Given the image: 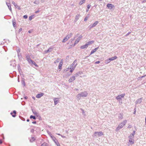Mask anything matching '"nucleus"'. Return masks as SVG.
<instances>
[{"instance_id": "obj_1", "label": "nucleus", "mask_w": 146, "mask_h": 146, "mask_svg": "<svg viewBox=\"0 0 146 146\" xmlns=\"http://www.w3.org/2000/svg\"><path fill=\"white\" fill-rule=\"evenodd\" d=\"M127 122V121L126 120H125L121 123L119 124L117 127L116 128V131H117L120 129L122 128L125 125Z\"/></svg>"}, {"instance_id": "obj_2", "label": "nucleus", "mask_w": 146, "mask_h": 146, "mask_svg": "<svg viewBox=\"0 0 146 146\" xmlns=\"http://www.w3.org/2000/svg\"><path fill=\"white\" fill-rule=\"evenodd\" d=\"M88 94L87 92L85 91L78 94L77 96V97L79 100H80L81 97H86L88 96Z\"/></svg>"}, {"instance_id": "obj_3", "label": "nucleus", "mask_w": 146, "mask_h": 146, "mask_svg": "<svg viewBox=\"0 0 146 146\" xmlns=\"http://www.w3.org/2000/svg\"><path fill=\"white\" fill-rule=\"evenodd\" d=\"M73 34L72 33H70L68 34L66 37H65L62 41L63 42H65L67 40L70 38L73 35Z\"/></svg>"}, {"instance_id": "obj_4", "label": "nucleus", "mask_w": 146, "mask_h": 146, "mask_svg": "<svg viewBox=\"0 0 146 146\" xmlns=\"http://www.w3.org/2000/svg\"><path fill=\"white\" fill-rule=\"evenodd\" d=\"M104 135L103 133L102 132H94V134L93 135L94 137H100Z\"/></svg>"}, {"instance_id": "obj_5", "label": "nucleus", "mask_w": 146, "mask_h": 146, "mask_svg": "<svg viewBox=\"0 0 146 146\" xmlns=\"http://www.w3.org/2000/svg\"><path fill=\"white\" fill-rule=\"evenodd\" d=\"M82 36L80 35L76 39V40L74 44V46H75L76 44H77L80 39L82 38Z\"/></svg>"}, {"instance_id": "obj_6", "label": "nucleus", "mask_w": 146, "mask_h": 146, "mask_svg": "<svg viewBox=\"0 0 146 146\" xmlns=\"http://www.w3.org/2000/svg\"><path fill=\"white\" fill-rule=\"evenodd\" d=\"M26 60L29 63H30L32 60L31 59L30 57L28 54H27L25 55Z\"/></svg>"}, {"instance_id": "obj_7", "label": "nucleus", "mask_w": 146, "mask_h": 146, "mask_svg": "<svg viewBox=\"0 0 146 146\" xmlns=\"http://www.w3.org/2000/svg\"><path fill=\"white\" fill-rule=\"evenodd\" d=\"M98 21H96L93 24H92L90 25L89 26V27L90 28V29H91L92 28L95 27L98 23Z\"/></svg>"}, {"instance_id": "obj_8", "label": "nucleus", "mask_w": 146, "mask_h": 146, "mask_svg": "<svg viewBox=\"0 0 146 146\" xmlns=\"http://www.w3.org/2000/svg\"><path fill=\"white\" fill-rule=\"evenodd\" d=\"M125 95V94L119 95L116 98V99L117 100H119L120 99H121L122 98H123Z\"/></svg>"}, {"instance_id": "obj_9", "label": "nucleus", "mask_w": 146, "mask_h": 146, "mask_svg": "<svg viewBox=\"0 0 146 146\" xmlns=\"http://www.w3.org/2000/svg\"><path fill=\"white\" fill-rule=\"evenodd\" d=\"M107 7L108 9H111L113 8H114L115 6L114 5L108 3L107 5Z\"/></svg>"}, {"instance_id": "obj_10", "label": "nucleus", "mask_w": 146, "mask_h": 146, "mask_svg": "<svg viewBox=\"0 0 146 146\" xmlns=\"http://www.w3.org/2000/svg\"><path fill=\"white\" fill-rule=\"evenodd\" d=\"M12 3L13 4L16 8H17L19 10H20L21 9L20 7L18 5L16 4L15 2L14 1L12 2Z\"/></svg>"}, {"instance_id": "obj_11", "label": "nucleus", "mask_w": 146, "mask_h": 146, "mask_svg": "<svg viewBox=\"0 0 146 146\" xmlns=\"http://www.w3.org/2000/svg\"><path fill=\"white\" fill-rule=\"evenodd\" d=\"M54 142L55 143V144L57 145V146H60L59 143L58 141L57 140L56 138L55 137V139H52Z\"/></svg>"}, {"instance_id": "obj_12", "label": "nucleus", "mask_w": 146, "mask_h": 146, "mask_svg": "<svg viewBox=\"0 0 146 146\" xmlns=\"http://www.w3.org/2000/svg\"><path fill=\"white\" fill-rule=\"evenodd\" d=\"M75 76H72V77H71L69 79L68 81L70 83L72 82L75 79Z\"/></svg>"}, {"instance_id": "obj_13", "label": "nucleus", "mask_w": 146, "mask_h": 146, "mask_svg": "<svg viewBox=\"0 0 146 146\" xmlns=\"http://www.w3.org/2000/svg\"><path fill=\"white\" fill-rule=\"evenodd\" d=\"M32 110L33 113L37 117H38L39 115L38 113L35 110L33 109H32Z\"/></svg>"}, {"instance_id": "obj_14", "label": "nucleus", "mask_w": 146, "mask_h": 146, "mask_svg": "<svg viewBox=\"0 0 146 146\" xmlns=\"http://www.w3.org/2000/svg\"><path fill=\"white\" fill-rule=\"evenodd\" d=\"M77 60H75L74 61L73 63H72V64L74 66V68H75L76 67V66L77 65Z\"/></svg>"}, {"instance_id": "obj_15", "label": "nucleus", "mask_w": 146, "mask_h": 146, "mask_svg": "<svg viewBox=\"0 0 146 146\" xmlns=\"http://www.w3.org/2000/svg\"><path fill=\"white\" fill-rule=\"evenodd\" d=\"M99 48V47H97L91 51L90 53V55L95 52Z\"/></svg>"}, {"instance_id": "obj_16", "label": "nucleus", "mask_w": 146, "mask_h": 146, "mask_svg": "<svg viewBox=\"0 0 146 146\" xmlns=\"http://www.w3.org/2000/svg\"><path fill=\"white\" fill-rule=\"evenodd\" d=\"M16 111L15 110H14L13 111V113L11 112V114L12 115V116L13 117H15L16 116Z\"/></svg>"}, {"instance_id": "obj_17", "label": "nucleus", "mask_w": 146, "mask_h": 146, "mask_svg": "<svg viewBox=\"0 0 146 146\" xmlns=\"http://www.w3.org/2000/svg\"><path fill=\"white\" fill-rule=\"evenodd\" d=\"M53 49V48H52L50 47L48 50L45 51V53H46L49 52H50L52 51V50Z\"/></svg>"}, {"instance_id": "obj_18", "label": "nucleus", "mask_w": 146, "mask_h": 146, "mask_svg": "<svg viewBox=\"0 0 146 146\" xmlns=\"http://www.w3.org/2000/svg\"><path fill=\"white\" fill-rule=\"evenodd\" d=\"M44 94L42 93L40 94H38L36 95V97L37 98H39L41 96H42Z\"/></svg>"}, {"instance_id": "obj_19", "label": "nucleus", "mask_w": 146, "mask_h": 146, "mask_svg": "<svg viewBox=\"0 0 146 146\" xmlns=\"http://www.w3.org/2000/svg\"><path fill=\"white\" fill-rule=\"evenodd\" d=\"M6 4L7 7H8L9 9L11 11H12V9L11 7V6L10 4L9 3H6Z\"/></svg>"}, {"instance_id": "obj_20", "label": "nucleus", "mask_w": 146, "mask_h": 146, "mask_svg": "<svg viewBox=\"0 0 146 146\" xmlns=\"http://www.w3.org/2000/svg\"><path fill=\"white\" fill-rule=\"evenodd\" d=\"M117 58V57L116 56H113V57L109 58V60L110 61H112L115 60Z\"/></svg>"}, {"instance_id": "obj_21", "label": "nucleus", "mask_w": 146, "mask_h": 146, "mask_svg": "<svg viewBox=\"0 0 146 146\" xmlns=\"http://www.w3.org/2000/svg\"><path fill=\"white\" fill-rule=\"evenodd\" d=\"M62 64L63 62L62 61H61L60 62L58 66L59 69L60 70L61 69Z\"/></svg>"}, {"instance_id": "obj_22", "label": "nucleus", "mask_w": 146, "mask_h": 146, "mask_svg": "<svg viewBox=\"0 0 146 146\" xmlns=\"http://www.w3.org/2000/svg\"><path fill=\"white\" fill-rule=\"evenodd\" d=\"M80 15L78 14L76 15L75 19L74 20V21L75 22H76L78 21V20L79 19V18L80 17Z\"/></svg>"}, {"instance_id": "obj_23", "label": "nucleus", "mask_w": 146, "mask_h": 146, "mask_svg": "<svg viewBox=\"0 0 146 146\" xmlns=\"http://www.w3.org/2000/svg\"><path fill=\"white\" fill-rule=\"evenodd\" d=\"M88 46L87 44H85L82 46L80 47V48L81 49H84L85 48H86L88 47Z\"/></svg>"}, {"instance_id": "obj_24", "label": "nucleus", "mask_w": 146, "mask_h": 146, "mask_svg": "<svg viewBox=\"0 0 146 146\" xmlns=\"http://www.w3.org/2000/svg\"><path fill=\"white\" fill-rule=\"evenodd\" d=\"M31 65H34L35 66L38 67V65L35 63V62H34L33 60H32V61H31Z\"/></svg>"}, {"instance_id": "obj_25", "label": "nucleus", "mask_w": 146, "mask_h": 146, "mask_svg": "<svg viewBox=\"0 0 146 146\" xmlns=\"http://www.w3.org/2000/svg\"><path fill=\"white\" fill-rule=\"evenodd\" d=\"M47 132L52 139L53 138L55 139V137L52 135L50 132H49V131H48Z\"/></svg>"}, {"instance_id": "obj_26", "label": "nucleus", "mask_w": 146, "mask_h": 146, "mask_svg": "<svg viewBox=\"0 0 146 146\" xmlns=\"http://www.w3.org/2000/svg\"><path fill=\"white\" fill-rule=\"evenodd\" d=\"M142 102V98H140L138 99L136 101V103H140Z\"/></svg>"}, {"instance_id": "obj_27", "label": "nucleus", "mask_w": 146, "mask_h": 146, "mask_svg": "<svg viewBox=\"0 0 146 146\" xmlns=\"http://www.w3.org/2000/svg\"><path fill=\"white\" fill-rule=\"evenodd\" d=\"M134 137V136H133V135L131 134L129 136V139H133Z\"/></svg>"}, {"instance_id": "obj_28", "label": "nucleus", "mask_w": 146, "mask_h": 146, "mask_svg": "<svg viewBox=\"0 0 146 146\" xmlns=\"http://www.w3.org/2000/svg\"><path fill=\"white\" fill-rule=\"evenodd\" d=\"M118 117L119 119H122L123 117V114L122 113H120L118 115Z\"/></svg>"}, {"instance_id": "obj_29", "label": "nucleus", "mask_w": 146, "mask_h": 146, "mask_svg": "<svg viewBox=\"0 0 146 146\" xmlns=\"http://www.w3.org/2000/svg\"><path fill=\"white\" fill-rule=\"evenodd\" d=\"M81 72H77L74 75V76L75 77H77L80 74H81Z\"/></svg>"}, {"instance_id": "obj_30", "label": "nucleus", "mask_w": 146, "mask_h": 146, "mask_svg": "<svg viewBox=\"0 0 146 146\" xmlns=\"http://www.w3.org/2000/svg\"><path fill=\"white\" fill-rule=\"evenodd\" d=\"M85 0H81L79 3V5H82L83 3H85Z\"/></svg>"}, {"instance_id": "obj_31", "label": "nucleus", "mask_w": 146, "mask_h": 146, "mask_svg": "<svg viewBox=\"0 0 146 146\" xmlns=\"http://www.w3.org/2000/svg\"><path fill=\"white\" fill-rule=\"evenodd\" d=\"M35 140V138L34 137H31V139H30V141L31 142H33Z\"/></svg>"}, {"instance_id": "obj_32", "label": "nucleus", "mask_w": 146, "mask_h": 146, "mask_svg": "<svg viewBox=\"0 0 146 146\" xmlns=\"http://www.w3.org/2000/svg\"><path fill=\"white\" fill-rule=\"evenodd\" d=\"M94 42V41L93 40H92L88 42L86 44L88 46V45L93 43Z\"/></svg>"}, {"instance_id": "obj_33", "label": "nucleus", "mask_w": 146, "mask_h": 146, "mask_svg": "<svg viewBox=\"0 0 146 146\" xmlns=\"http://www.w3.org/2000/svg\"><path fill=\"white\" fill-rule=\"evenodd\" d=\"M19 58L20 59L21 58L22 56L21 53H18L17 54Z\"/></svg>"}, {"instance_id": "obj_34", "label": "nucleus", "mask_w": 146, "mask_h": 146, "mask_svg": "<svg viewBox=\"0 0 146 146\" xmlns=\"http://www.w3.org/2000/svg\"><path fill=\"white\" fill-rule=\"evenodd\" d=\"M56 99L55 98L54 100V104L55 105H56L58 103V100H56Z\"/></svg>"}, {"instance_id": "obj_35", "label": "nucleus", "mask_w": 146, "mask_h": 146, "mask_svg": "<svg viewBox=\"0 0 146 146\" xmlns=\"http://www.w3.org/2000/svg\"><path fill=\"white\" fill-rule=\"evenodd\" d=\"M30 118L31 119L33 118V119H36V117L35 116H33V115H31L30 116Z\"/></svg>"}, {"instance_id": "obj_36", "label": "nucleus", "mask_w": 146, "mask_h": 146, "mask_svg": "<svg viewBox=\"0 0 146 146\" xmlns=\"http://www.w3.org/2000/svg\"><path fill=\"white\" fill-rule=\"evenodd\" d=\"M132 139H129V142L131 143V145H132L134 143V141H132Z\"/></svg>"}, {"instance_id": "obj_37", "label": "nucleus", "mask_w": 146, "mask_h": 146, "mask_svg": "<svg viewBox=\"0 0 146 146\" xmlns=\"http://www.w3.org/2000/svg\"><path fill=\"white\" fill-rule=\"evenodd\" d=\"M34 3L35 4H38L39 3L38 0H36L34 2Z\"/></svg>"}, {"instance_id": "obj_38", "label": "nucleus", "mask_w": 146, "mask_h": 146, "mask_svg": "<svg viewBox=\"0 0 146 146\" xmlns=\"http://www.w3.org/2000/svg\"><path fill=\"white\" fill-rule=\"evenodd\" d=\"M40 146H48V145L46 143H44Z\"/></svg>"}, {"instance_id": "obj_39", "label": "nucleus", "mask_w": 146, "mask_h": 146, "mask_svg": "<svg viewBox=\"0 0 146 146\" xmlns=\"http://www.w3.org/2000/svg\"><path fill=\"white\" fill-rule=\"evenodd\" d=\"M73 68H74V66H73V65L72 64H71L70 65V67H69V69H71Z\"/></svg>"}, {"instance_id": "obj_40", "label": "nucleus", "mask_w": 146, "mask_h": 146, "mask_svg": "<svg viewBox=\"0 0 146 146\" xmlns=\"http://www.w3.org/2000/svg\"><path fill=\"white\" fill-rule=\"evenodd\" d=\"M33 17V15H32V16H30L29 17V20L30 21L32 19Z\"/></svg>"}, {"instance_id": "obj_41", "label": "nucleus", "mask_w": 146, "mask_h": 146, "mask_svg": "<svg viewBox=\"0 0 146 146\" xmlns=\"http://www.w3.org/2000/svg\"><path fill=\"white\" fill-rule=\"evenodd\" d=\"M21 50L20 48H19L17 49V54L18 53H20V52Z\"/></svg>"}, {"instance_id": "obj_42", "label": "nucleus", "mask_w": 146, "mask_h": 146, "mask_svg": "<svg viewBox=\"0 0 146 146\" xmlns=\"http://www.w3.org/2000/svg\"><path fill=\"white\" fill-rule=\"evenodd\" d=\"M75 69V68H72L71 69H70V72H73V71H74V69Z\"/></svg>"}, {"instance_id": "obj_43", "label": "nucleus", "mask_w": 146, "mask_h": 146, "mask_svg": "<svg viewBox=\"0 0 146 146\" xmlns=\"http://www.w3.org/2000/svg\"><path fill=\"white\" fill-rule=\"evenodd\" d=\"M91 6V5H90V4L88 5L87 6L88 9H89L90 8Z\"/></svg>"}, {"instance_id": "obj_44", "label": "nucleus", "mask_w": 146, "mask_h": 146, "mask_svg": "<svg viewBox=\"0 0 146 146\" xmlns=\"http://www.w3.org/2000/svg\"><path fill=\"white\" fill-rule=\"evenodd\" d=\"M131 32H129L127 33L125 35V36H126L129 35L130 33Z\"/></svg>"}, {"instance_id": "obj_45", "label": "nucleus", "mask_w": 146, "mask_h": 146, "mask_svg": "<svg viewBox=\"0 0 146 146\" xmlns=\"http://www.w3.org/2000/svg\"><path fill=\"white\" fill-rule=\"evenodd\" d=\"M78 34H77V35H75V37H74V39H72V40L73 41V40H74L75 39V38L76 37H77V36H78Z\"/></svg>"}, {"instance_id": "obj_46", "label": "nucleus", "mask_w": 146, "mask_h": 146, "mask_svg": "<svg viewBox=\"0 0 146 146\" xmlns=\"http://www.w3.org/2000/svg\"><path fill=\"white\" fill-rule=\"evenodd\" d=\"M28 17V16L27 15H24L23 16V18L25 19H27Z\"/></svg>"}, {"instance_id": "obj_47", "label": "nucleus", "mask_w": 146, "mask_h": 146, "mask_svg": "<svg viewBox=\"0 0 146 146\" xmlns=\"http://www.w3.org/2000/svg\"><path fill=\"white\" fill-rule=\"evenodd\" d=\"M19 117L21 120L24 121H25V119L24 118L22 117H21L20 116H19Z\"/></svg>"}, {"instance_id": "obj_48", "label": "nucleus", "mask_w": 146, "mask_h": 146, "mask_svg": "<svg viewBox=\"0 0 146 146\" xmlns=\"http://www.w3.org/2000/svg\"><path fill=\"white\" fill-rule=\"evenodd\" d=\"M13 27H15V25L16 24V22H13Z\"/></svg>"}, {"instance_id": "obj_49", "label": "nucleus", "mask_w": 146, "mask_h": 146, "mask_svg": "<svg viewBox=\"0 0 146 146\" xmlns=\"http://www.w3.org/2000/svg\"><path fill=\"white\" fill-rule=\"evenodd\" d=\"M100 62V61H97L95 62V64H99Z\"/></svg>"}, {"instance_id": "obj_50", "label": "nucleus", "mask_w": 146, "mask_h": 146, "mask_svg": "<svg viewBox=\"0 0 146 146\" xmlns=\"http://www.w3.org/2000/svg\"><path fill=\"white\" fill-rule=\"evenodd\" d=\"M135 131H133V133H131V134H133V136H134V135L135 134Z\"/></svg>"}, {"instance_id": "obj_51", "label": "nucleus", "mask_w": 146, "mask_h": 146, "mask_svg": "<svg viewBox=\"0 0 146 146\" xmlns=\"http://www.w3.org/2000/svg\"><path fill=\"white\" fill-rule=\"evenodd\" d=\"M87 19H88V17H86L84 19V21H86L87 20Z\"/></svg>"}, {"instance_id": "obj_52", "label": "nucleus", "mask_w": 146, "mask_h": 146, "mask_svg": "<svg viewBox=\"0 0 146 146\" xmlns=\"http://www.w3.org/2000/svg\"><path fill=\"white\" fill-rule=\"evenodd\" d=\"M59 62V61L58 60H57L54 61V63H56L57 62Z\"/></svg>"}, {"instance_id": "obj_53", "label": "nucleus", "mask_w": 146, "mask_h": 146, "mask_svg": "<svg viewBox=\"0 0 146 146\" xmlns=\"http://www.w3.org/2000/svg\"><path fill=\"white\" fill-rule=\"evenodd\" d=\"M81 110L82 111L83 114H84V110L82 109H81Z\"/></svg>"}, {"instance_id": "obj_54", "label": "nucleus", "mask_w": 146, "mask_h": 146, "mask_svg": "<svg viewBox=\"0 0 146 146\" xmlns=\"http://www.w3.org/2000/svg\"><path fill=\"white\" fill-rule=\"evenodd\" d=\"M22 30V28H20L19 30V32H20Z\"/></svg>"}, {"instance_id": "obj_55", "label": "nucleus", "mask_w": 146, "mask_h": 146, "mask_svg": "<svg viewBox=\"0 0 146 146\" xmlns=\"http://www.w3.org/2000/svg\"><path fill=\"white\" fill-rule=\"evenodd\" d=\"M106 61L108 63H109L110 62V61L109 60V58L108 59H107V60H106Z\"/></svg>"}, {"instance_id": "obj_56", "label": "nucleus", "mask_w": 146, "mask_h": 146, "mask_svg": "<svg viewBox=\"0 0 146 146\" xmlns=\"http://www.w3.org/2000/svg\"><path fill=\"white\" fill-rule=\"evenodd\" d=\"M32 30H30L28 32L29 33H31L32 32Z\"/></svg>"}, {"instance_id": "obj_57", "label": "nucleus", "mask_w": 146, "mask_h": 146, "mask_svg": "<svg viewBox=\"0 0 146 146\" xmlns=\"http://www.w3.org/2000/svg\"><path fill=\"white\" fill-rule=\"evenodd\" d=\"M32 123L33 124H36V121H33Z\"/></svg>"}, {"instance_id": "obj_58", "label": "nucleus", "mask_w": 146, "mask_h": 146, "mask_svg": "<svg viewBox=\"0 0 146 146\" xmlns=\"http://www.w3.org/2000/svg\"><path fill=\"white\" fill-rule=\"evenodd\" d=\"M131 127V125H129L128 127V128H130Z\"/></svg>"}, {"instance_id": "obj_59", "label": "nucleus", "mask_w": 146, "mask_h": 146, "mask_svg": "<svg viewBox=\"0 0 146 146\" xmlns=\"http://www.w3.org/2000/svg\"><path fill=\"white\" fill-rule=\"evenodd\" d=\"M18 70H19V69H20V67L19 65L18 66Z\"/></svg>"}, {"instance_id": "obj_60", "label": "nucleus", "mask_w": 146, "mask_h": 146, "mask_svg": "<svg viewBox=\"0 0 146 146\" xmlns=\"http://www.w3.org/2000/svg\"><path fill=\"white\" fill-rule=\"evenodd\" d=\"M2 141L1 139H0V144H2Z\"/></svg>"}, {"instance_id": "obj_61", "label": "nucleus", "mask_w": 146, "mask_h": 146, "mask_svg": "<svg viewBox=\"0 0 146 146\" xmlns=\"http://www.w3.org/2000/svg\"><path fill=\"white\" fill-rule=\"evenodd\" d=\"M39 12V11H36L35 13H38Z\"/></svg>"}, {"instance_id": "obj_62", "label": "nucleus", "mask_w": 146, "mask_h": 146, "mask_svg": "<svg viewBox=\"0 0 146 146\" xmlns=\"http://www.w3.org/2000/svg\"><path fill=\"white\" fill-rule=\"evenodd\" d=\"M24 98H25L26 99H27V96H25V97H24Z\"/></svg>"}, {"instance_id": "obj_63", "label": "nucleus", "mask_w": 146, "mask_h": 146, "mask_svg": "<svg viewBox=\"0 0 146 146\" xmlns=\"http://www.w3.org/2000/svg\"><path fill=\"white\" fill-rule=\"evenodd\" d=\"M32 98H33V99L34 100H35V98L34 97H32Z\"/></svg>"}, {"instance_id": "obj_64", "label": "nucleus", "mask_w": 146, "mask_h": 146, "mask_svg": "<svg viewBox=\"0 0 146 146\" xmlns=\"http://www.w3.org/2000/svg\"><path fill=\"white\" fill-rule=\"evenodd\" d=\"M27 122H29V119H27Z\"/></svg>"}]
</instances>
